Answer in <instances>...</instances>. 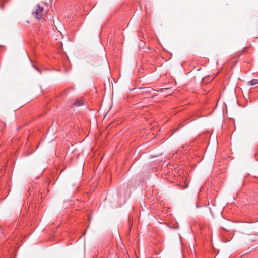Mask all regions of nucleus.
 Instances as JSON below:
<instances>
[{
	"label": "nucleus",
	"mask_w": 258,
	"mask_h": 258,
	"mask_svg": "<svg viewBox=\"0 0 258 258\" xmlns=\"http://www.w3.org/2000/svg\"><path fill=\"white\" fill-rule=\"evenodd\" d=\"M84 100L82 98L77 99L74 102V104L77 106H80L84 105Z\"/></svg>",
	"instance_id": "nucleus-2"
},
{
	"label": "nucleus",
	"mask_w": 258,
	"mask_h": 258,
	"mask_svg": "<svg viewBox=\"0 0 258 258\" xmlns=\"http://www.w3.org/2000/svg\"><path fill=\"white\" fill-rule=\"evenodd\" d=\"M153 91L154 90L151 88H143L142 93H150Z\"/></svg>",
	"instance_id": "nucleus-4"
},
{
	"label": "nucleus",
	"mask_w": 258,
	"mask_h": 258,
	"mask_svg": "<svg viewBox=\"0 0 258 258\" xmlns=\"http://www.w3.org/2000/svg\"><path fill=\"white\" fill-rule=\"evenodd\" d=\"M33 14L38 20H40L43 18L44 16V8L40 5L36 6Z\"/></svg>",
	"instance_id": "nucleus-1"
},
{
	"label": "nucleus",
	"mask_w": 258,
	"mask_h": 258,
	"mask_svg": "<svg viewBox=\"0 0 258 258\" xmlns=\"http://www.w3.org/2000/svg\"><path fill=\"white\" fill-rule=\"evenodd\" d=\"M246 49V48H244V49H243V52H242V53H243V52H244V51H245V50Z\"/></svg>",
	"instance_id": "nucleus-5"
},
{
	"label": "nucleus",
	"mask_w": 258,
	"mask_h": 258,
	"mask_svg": "<svg viewBox=\"0 0 258 258\" xmlns=\"http://www.w3.org/2000/svg\"><path fill=\"white\" fill-rule=\"evenodd\" d=\"M249 86H254L258 84V79H252L247 82Z\"/></svg>",
	"instance_id": "nucleus-3"
}]
</instances>
